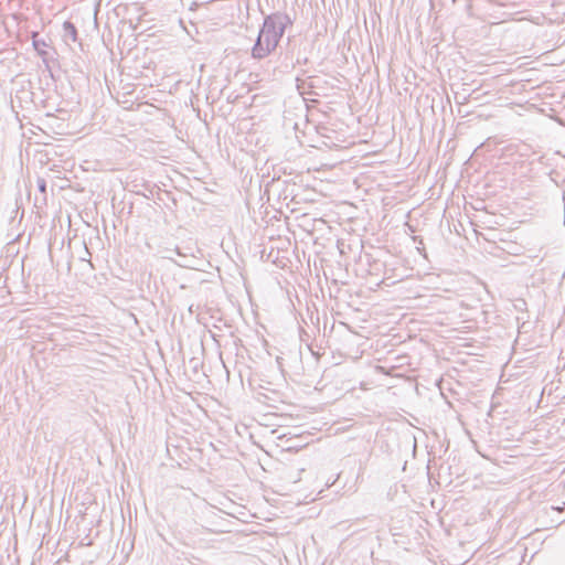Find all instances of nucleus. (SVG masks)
Instances as JSON below:
<instances>
[{
    "mask_svg": "<svg viewBox=\"0 0 565 565\" xmlns=\"http://www.w3.org/2000/svg\"><path fill=\"white\" fill-rule=\"evenodd\" d=\"M174 253L179 257L178 259H174V263L180 267L195 268L200 263V259L194 255V252L192 250V248L177 247L174 249ZM170 259L173 260L172 257H170Z\"/></svg>",
    "mask_w": 565,
    "mask_h": 565,
    "instance_id": "obj_3",
    "label": "nucleus"
},
{
    "mask_svg": "<svg viewBox=\"0 0 565 565\" xmlns=\"http://www.w3.org/2000/svg\"><path fill=\"white\" fill-rule=\"evenodd\" d=\"M550 110L551 114H546V116L555 119L559 125L565 126V117H561L559 113H557L554 107H551Z\"/></svg>",
    "mask_w": 565,
    "mask_h": 565,
    "instance_id": "obj_7",
    "label": "nucleus"
},
{
    "mask_svg": "<svg viewBox=\"0 0 565 565\" xmlns=\"http://www.w3.org/2000/svg\"><path fill=\"white\" fill-rule=\"evenodd\" d=\"M32 45L42 60L44 71L49 72L53 77L52 67L57 62L55 57L56 51L54 49L49 50L50 44L43 39H38V33H33Z\"/></svg>",
    "mask_w": 565,
    "mask_h": 565,
    "instance_id": "obj_2",
    "label": "nucleus"
},
{
    "mask_svg": "<svg viewBox=\"0 0 565 565\" xmlns=\"http://www.w3.org/2000/svg\"><path fill=\"white\" fill-rule=\"evenodd\" d=\"M414 241H415V242H419L420 244H423V239H422V238H419V237H417V236H414Z\"/></svg>",
    "mask_w": 565,
    "mask_h": 565,
    "instance_id": "obj_12",
    "label": "nucleus"
},
{
    "mask_svg": "<svg viewBox=\"0 0 565 565\" xmlns=\"http://www.w3.org/2000/svg\"><path fill=\"white\" fill-rule=\"evenodd\" d=\"M63 40L66 44L77 41V30L70 21H65L63 24Z\"/></svg>",
    "mask_w": 565,
    "mask_h": 565,
    "instance_id": "obj_4",
    "label": "nucleus"
},
{
    "mask_svg": "<svg viewBox=\"0 0 565 565\" xmlns=\"http://www.w3.org/2000/svg\"><path fill=\"white\" fill-rule=\"evenodd\" d=\"M64 110H65V109H64V108H62V107L56 108V111H58V113H63Z\"/></svg>",
    "mask_w": 565,
    "mask_h": 565,
    "instance_id": "obj_13",
    "label": "nucleus"
},
{
    "mask_svg": "<svg viewBox=\"0 0 565 565\" xmlns=\"http://www.w3.org/2000/svg\"><path fill=\"white\" fill-rule=\"evenodd\" d=\"M457 115L460 116L461 118H463V117H471L470 119H468L469 122H471V121H480L482 119L481 115H475L473 113L467 111V113L462 114V108L461 107L457 108Z\"/></svg>",
    "mask_w": 565,
    "mask_h": 565,
    "instance_id": "obj_5",
    "label": "nucleus"
},
{
    "mask_svg": "<svg viewBox=\"0 0 565 565\" xmlns=\"http://www.w3.org/2000/svg\"><path fill=\"white\" fill-rule=\"evenodd\" d=\"M45 116H46L47 119H54L55 118L54 115L50 114V113H47Z\"/></svg>",
    "mask_w": 565,
    "mask_h": 565,
    "instance_id": "obj_10",
    "label": "nucleus"
},
{
    "mask_svg": "<svg viewBox=\"0 0 565 565\" xmlns=\"http://www.w3.org/2000/svg\"><path fill=\"white\" fill-rule=\"evenodd\" d=\"M294 128H295V130H300V122H299V121H296V122L294 124Z\"/></svg>",
    "mask_w": 565,
    "mask_h": 565,
    "instance_id": "obj_9",
    "label": "nucleus"
},
{
    "mask_svg": "<svg viewBox=\"0 0 565 565\" xmlns=\"http://www.w3.org/2000/svg\"><path fill=\"white\" fill-rule=\"evenodd\" d=\"M489 140H490V139H488L484 143H481V146H480V147H484V146H487V145L489 143Z\"/></svg>",
    "mask_w": 565,
    "mask_h": 565,
    "instance_id": "obj_14",
    "label": "nucleus"
},
{
    "mask_svg": "<svg viewBox=\"0 0 565 565\" xmlns=\"http://www.w3.org/2000/svg\"><path fill=\"white\" fill-rule=\"evenodd\" d=\"M193 111H196L198 117H200V108L193 107Z\"/></svg>",
    "mask_w": 565,
    "mask_h": 565,
    "instance_id": "obj_11",
    "label": "nucleus"
},
{
    "mask_svg": "<svg viewBox=\"0 0 565 565\" xmlns=\"http://www.w3.org/2000/svg\"><path fill=\"white\" fill-rule=\"evenodd\" d=\"M36 183L39 191L42 193H46V181L42 178H39Z\"/></svg>",
    "mask_w": 565,
    "mask_h": 565,
    "instance_id": "obj_8",
    "label": "nucleus"
},
{
    "mask_svg": "<svg viewBox=\"0 0 565 565\" xmlns=\"http://www.w3.org/2000/svg\"><path fill=\"white\" fill-rule=\"evenodd\" d=\"M290 18L284 13H274L264 19L258 36L252 47V57L263 60L274 52L282 38Z\"/></svg>",
    "mask_w": 565,
    "mask_h": 565,
    "instance_id": "obj_1",
    "label": "nucleus"
},
{
    "mask_svg": "<svg viewBox=\"0 0 565 565\" xmlns=\"http://www.w3.org/2000/svg\"><path fill=\"white\" fill-rule=\"evenodd\" d=\"M305 117L303 119V125L305 127L308 126L310 122H311V119H310V116H312V110H319V108H309V107H306V108H299Z\"/></svg>",
    "mask_w": 565,
    "mask_h": 565,
    "instance_id": "obj_6",
    "label": "nucleus"
}]
</instances>
